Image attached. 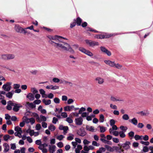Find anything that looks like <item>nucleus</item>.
<instances>
[{
  "label": "nucleus",
  "mask_w": 153,
  "mask_h": 153,
  "mask_svg": "<svg viewBox=\"0 0 153 153\" xmlns=\"http://www.w3.org/2000/svg\"><path fill=\"white\" fill-rule=\"evenodd\" d=\"M49 42L55 47L62 50L63 51H69L71 53L74 52V50L71 47L70 45L65 42H59L58 43L53 42L51 40L49 41Z\"/></svg>",
  "instance_id": "1"
},
{
  "label": "nucleus",
  "mask_w": 153,
  "mask_h": 153,
  "mask_svg": "<svg viewBox=\"0 0 153 153\" xmlns=\"http://www.w3.org/2000/svg\"><path fill=\"white\" fill-rule=\"evenodd\" d=\"M100 49L102 53L106 54L108 56H110L111 55V52L104 47L101 46L100 47Z\"/></svg>",
  "instance_id": "2"
},
{
  "label": "nucleus",
  "mask_w": 153,
  "mask_h": 153,
  "mask_svg": "<svg viewBox=\"0 0 153 153\" xmlns=\"http://www.w3.org/2000/svg\"><path fill=\"white\" fill-rule=\"evenodd\" d=\"M79 51H81L82 52L84 53L85 54L90 56H92L93 55V54L92 52H91L88 50H86L83 48L80 47L79 48Z\"/></svg>",
  "instance_id": "3"
},
{
  "label": "nucleus",
  "mask_w": 153,
  "mask_h": 153,
  "mask_svg": "<svg viewBox=\"0 0 153 153\" xmlns=\"http://www.w3.org/2000/svg\"><path fill=\"white\" fill-rule=\"evenodd\" d=\"M85 41L87 44L89 45V46L92 47L95 45H99V43L97 42L92 41L88 39L85 40Z\"/></svg>",
  "instance_id": "4"
},
{
  "label": "nucleus",
  "mask_w": 153,
  "mask_h": 153,
  "mask_svg": "<svg viewBox=\"0 0 153 153\" xmlns=\"http://www.w3.org/2000/svg\"><path fill=\"white\" fill-rule=\"evenodd\" d=\"M11 84V83L7 82L4 85L2 88L5 91H9L11 89V86L10 85Z\"/></svg>",
  "instance_id": "5"
},
{
  "label": "nucleus",
  "mask_w": 153,
  "mask_h": 153,
  "mask_svg": "<svg viewBox=\"0 0 153 153\" xmlns=\"http://www.w3.org/2000/svg\"><path fill=\"white\" fill-rule=\"evenodd\" d=\"M76 132L77 134L82 137L84 136L87 134V133L84 128H80L77 130Z\"/></svg>",
  "instance_id": "6"
},
{
  "label": "nucleus",
  "mask_w": 153,
  "mask_h": 153,
  "mask_svg": "<svg viewBox=\"0 0 153 153\" xmlns=\"http://www.w3.org/2000/svg\"><path fill=\"white\" fill-rule=\"evenodd\" d=\"M75 124L77 125H81L82 124L83 120L82 118L80 117L79 118H76L75 120Z\"/></svg>",
  "instance_id": "7"
},
{
  "label": "nucleus",
  "mask_w": 153,
  "mask_h": 153,
  "mask_svg": "<svg viewBox=\"0 0 153 153\" xmlns=\"http://www.w3.org/2000/svg\"><path fill=\"white\" fill-rule=\"evenodd\" d=\"M14 29L17 32L20 33H23V30H24L23 29L20 27L18 25H15Z\"/></svg>",
  "instance_id": "8"
},
{
  "label": "nucleus",
  "mask_w": 153,
  "mask_h": 153,
  "mask_svg": "<svg viewBox=\"0 0 153 153\" xmlns=\"http://www.w3.org/2000/svg\"><path fill=\"white\" fill-rule=\"evenodd\" d=\"M131 144V143L129 141H126L125 143L123 144L121 146L122 147L125 149V150H127L130 148L129 145Z\"/></svg>",
  "instance_id": "9"
},
{
  "label": "nucleus",
  "mask_w": 153,
  "mask_h": 153,
  "mask_svg": "<svg viewBox=\"0 0 153 153\" xmlns=\"http://www.w3.org/2000/svg\"><path fill=\"white\" fill-rule=\"evenodd\" d=\"M13 106H14L13 108V110L15 112L18 111L19 109V108L22 107V106L20 104H17L15 103L14 104V105Z\"/></svg>",
  "instance_id": "10"
},
{
  "label": "nucleus",
  "mask_w": 153,
  "mask_h": 153,
  "mask_svg": "<svg viewBox=\"0 0 153 153\" xmlns=\"http://www.w3.org/2000/svg\"><path fill=\"white\" fill-rule=\"evenodd\" d=\"M74 20L75 22L76 25L78 26H79L81 25L82 20L79 17H77L76 19H74Z\"/></svg>",
  "instance_id": "11"
},
{
  "label": "nucleus",
  "mask_w": 153,
  "mask_h": 153,
  "mask_svg": "<svg viewBox=\"0 0 153 153\" xmlns=\"http://www.w3.org/2000/svg\"><path fill=\"white\" fill-rule=\"evenodd\" d=\"M138 114H140L141 115L143 116H146L148 115L149 114V112L148 110L145 111H142L139 112L138 113Z\"/></svg>",
  "instance_id": "12"
},
{
  "label": "nucleus",
  "mask_w": 153,
  "mask_h": 153,
  "mask_svg": "<svg viewBox=\"0 0 153 153\" xmlns=\"http://www.w3.org/2000/svg\"><path fill=\"white\" fill-rule=\"evenodd\" d=\"M74 108V106L73 105L70 106H66L64 107V110L65 111H70Z\"/></svg>",
  "instance_id": "13"
},
{
  "label": "nucleus",
  "mask_w": 153,
  "mask_h": 153,
  "mask_svg": "<svg viewBox=\"0 0 153 153\" xmlns=\"http://www.w3.org/2000/svg\"><path fill=\"white\" fill-rule=\"evenodd\" d=\"M95 80L97 81L98 84H102L104 82V80L102 78L100 77H97L96 78Z\"/></svg>",
  "instance_id": "14"
},
{
  "label": "nucleus",
  "mask_w": 153,
  "mask_h": 153,
  "mask_svg": "<svg viewBox=\"0 0 153 153\" xmlns=\"http://www.w3.org/2000/svg\"><path fill=\"white\" fill-rule=\"evenodd\" d=\"M49 152L51 153H53L55 151V149L56 148V146L55 145H53L51 146V145L49 146Z\"/></svg>",
  "instance_id": "15"
},
{
  "label": "nucleus",
  "mask_w": 153,
  "mask_h": 153,
  "mask_svg": "<svg viewBox=\"0 0 153 153\" xmlns=\"http://www.w3.org/2000/svg\"><path fill=\"white\" fill-rule=\"evenodd\" d=\"M27 97L31 101L35 99L34 95L31 93H29L27 95Z\"/></svg>",
  "instance_id": "16"
},
{
  "label": "nucleus",
  "mask_w": 153,
  "mask_h": 153,
  "mask_svg": "<svg viewBox=\"0 0 153 153\" xmlns=\"http://www.w3.org/2000/svg\"><path fill=\"white\" fill-rule=\"evenodd\" d=\"M39 92L42 95V97L43 98H47V95L45 94V91L43 89H40L39 90Z\"/></svg>",
  "instance_id": "17"
},
{
  "label": "nucleus",
  "mask_w": 153,
  "mask_h": 153,
  "mask_svg": "<svg viewBox=\"0 0 153 153\" xmlns=\"http://www.w3.org/2000/svg\"><path fill=\"white\" fill-rule=\"evenodd\" d=\"M3 146H4V152H8L9 149V146L8 144L7 143H4L3 144Z\"/></svg>",
  "instance_id": "18"
},
{
  "label": "nucleus",
  "mask_w": 153,
  "mask_h": 153,
  "mask_svg": "<svg viewBox=\"0 0 153 153\" xmlns=\"http://www.w3.org/2000/svg\"><path fill=\"white\" fill-rule=\"evenodd\" d=\"M129 122L134 125H137L138 123L137 120L135 118H134L131 120H129Z\"/></svg>",
  "instance_id": "19"
},
{
  "label": "nucleus",
  "mask_w": 153,
  "mask_h": 153,
  "mask_svg": "<svg viewBox=\"0 0 153 153\" xmlns=\"http://www.w3.org/2000/svg\"><path fill=\"white\" fill-rule=\"evenodd\" d=\"M15 130L19 133L20 135H21V134L22 133V128L19 127V126H17L15 128Z\"/></svg>",
  "instance_id": "20"
},
{
  "label": "nucleus",
  "mask_w": 153,
  "mask_h": 153,
  "mask_svg": "<svg viewBox=\"0 0 153 153\" xmlns=\"http://www.w3.org/2000/svg\"><path fill=\"white\" fill-rule=\"evenodd\" d=\"M86 129L87 130L93 132H94V127L92 126H90L88 125L86 126Z\"/></svg>",
  "instance_id": "21"
},
{
  "label": "nucleus",
  "mask_w": 153,
  "mask_h": 153,
  "mask_svg": "<svg viewBox=\"0 0 153 153\" xmlns=\"http://www.w3.org/2000/svg\"><path fill=\"white\" fill-rule=\"evenodd\" d=\"M115 150L119 153H121V152H123L124 151V150L122 149V147L121 146H120V147L115 146Z\"/></svg>",
  "instance_id": "22"
},
{
  "label": "nucleus",
  "mask_w": 153,
  "mask_h": 153,
  "mask_svg": "<svg viewBox=\"0 0 153 153\" xmlns=\"http://www.w3.org/2000/svg\"><path fill=\"white\" fill-rule=\"evenodd\" d=\"M42 102L44 103L45 105H48L50 104L51 103V101L50 100H46L44 99L42 100Z\"/></svg>",
  "instance_id": "23"
},
{
  "label": "nucleus",
  "mask_w": 153,
  "mask_h": 153,
  "mask_svg": "<svg viewBox=\"0 0 153 153\" xmlns=\"http://www.w3.org/2000/svg\"><path fill=\"white\" fill-rule=\"evenodd\" d=\"M100 140L103 143L105 144H107L109 145H111L112 144L111 142L105 139H103L102 138H101Z\"/></svg>",
  "instance_id": "24"
},
{
  "label": "nucleus",
  "mask_w": 153,
  "mask_h": 153,
  "mask_svg": "<svg viewBox=\"0 0 153 153\" xmlns=\"http://www.w3.org/2000/svg\"><path fill=\"white\" fill-rule=\"evenodd\" d=\"M95 38L98 39H104V35L99 34L96 35L94 36Z\"/></svg>",
  "instance_id": "25"
},
{
  "label": "nucleus",
  "mask_w": 153,
  "mask_h": 153,
  "mask_svg": "<svg viewBox=\"0 0 153 153\" xmlns=\"http://www.w3.org/2000/svg\"><path fill=\"white\" fill-rule=\"evenodd\" d=\"M7 60H10L13 59L15 57L14 55L13 54H7Z\"/></svg>",
  "instance_id": "26"
},
{
  "label": "nucleus",
  "mask_w": 153,
  "mask_h": 153,
  "mask_svg": "<svg viewBox=\"0 0 153 153\" xmlns=\"http://www.w3.org/2000/svg\"><path fill=\"white\" fill-rule=\"evenodd\" d=\"M120 128L122 130L121 131H123V132H126L127 130L128 129V128L126 126H121L120 127Z\"/></svg>",
  "instance_id": "27"
},
{
  "label": "nucleus",
  "mask_w": 153,
  "mask_h": 153,
  "mask_svg": "<svg viewBox=\"0 0 153 153\" xmlns=\"http://www.w3.org/2000/svg\"><path fill=\"white\" fill-rule=\"evenodd\" d=\"M111 100L114 102L115 101H123V100L120 99H117L114 97L111 96Z\"/></svg>",
  "instance_id": "28"
},
{
  "label": "nucleus",
  "mask_w": 153,
  "mask_h": 153,
  "mask_svg": "<svg viewBox=\"0 0 153 153\" xmlns=\"http://www.w3.org/2000/svg\"><path fill=\"white\" fill-rule=\"evenodd\" d=\"M105 147L108 151L112 152L114 151L113 149L111 147L108 145H105Z\"/></svg>",
  "instance_id": "29"
},
{
  "label": "nucleus",
  "mask_w": 153,
  "mask_h": 153,
  "mask_svg": "<svg viewBox=\"0 0 153 153\" xmlns=\"http://www.w3.org/2000/svg\"><path fill=\"white\" fill-rule=\"evenodd\" d=\"M48 129L49 130H51V131H54L55 130L56 128L55 126H54L53 125L51 124L48 127Z\"/></svg>",
  "instance_id": "30"
},
{
  "label": "nucleus",
  "mask_w": 153,
  "mask_h": 153,
  "mask_svg": "<svg viewBox=\"0 0 153 153\" xmlns=\"http://www.w3.org/2000/svg\"><path fill=\"white\" fill-rule=\"evenodd\" d=\"M13 94V93H12L11 92H9L6 94V96L7 97L10 98L12 97Z\"/></svg>",
  "instance_id": "31"
},
{
  "label": "nucleus",
  "mask_w": 153,
  "mask_h": 153,
  "mask_svg": "<svg viewBox=\"0 0 153 153\" xmlns=\"http://www.w3.org/2000/svg\"><path fill=\"white\" fill-rule=\"evenodd\" d=\"M104 117L103 115L101 114L100 116L99 120L101 122H103L104 121Z\"/></svg>",
  "instance_id": "32"
},
{
  "label": "nucleus",
  "mask_w": 153,
  "mask_h": 153,
  "mask_svg": "<svg viewBox=\"0 0 153 153\" xmlns=\"http://www.w3.org/2000/svg\"><path fill=\"white\" fill-rule=\"evenodd\" d=\"M119 135L121 138H124L126 137V135L124 132L120 131L119 132Z\"/></svg>",
  "instance_id": "33"
},
{
  "label": "nucleus",
  "mask_w": 153,
  "mask_h": 153,
  "mask_svg": "<svg viewBox=\"0 0 153 153\" xmlns=\"http://www.w3.org/2000/svg\"><path fill=\"white\" fill-rule=\"evenodd\" d=\"M122 118L125 120H127L129 119V117L127 114H124Z\"/></svg>",
  "instance_id": "34"
},
{
  "label": "nucleus",
  "mask_w": 153,
  "mask_h": 153,
  "mask_svg": "<svg viewBox=\"0 0 153 153\" xmlns=\"http://www.w3.org/2000/svg\"><path fill=\"white\" fill-rule=\"evenodd\" d=\"M100 128V132L102 133L104 132L105 131V127L104 126H99Z\"/></svg>",
  "instance_id": "35"
},
{
  "label": "nucleus",
  "mask_w": 153,
  "mask_h": 153,
  "mask_svg": "<svg viewBox=\"0 0 153 153\" xmlns=\"http://www.w3.org/2000/svg\"><path fill=\"white\" fill-rule=\"evenodd\" d=\"M10 137L8 134H6L5 135L4 137L3 138L5 141H7L8 139H10Z\"/></svg>",
  "instance_id": "36"
},
{
  "label": "nucleus",
  "mask_w": 153,
  "mask_h": 153,
  "mask_svg": "<svg viewBox=\"0 0 153 153\" xmlns=\"http://www.w3.org/2000/svg\"><path fill=\"white\" fill-rule=\"evenodd\" d=\"M142 136H139L138 135H136L134 136V138L136 140H141L142 139L141 138V137Z\"/></svg>",
  "instance_id": "37"
},
{
  "label": "nucleus",
  "mask_w": 153,
  "mask_h": 153,
  "mask_svg": "<svg viewBox=\"0 0 153 153\" xmlns=\"http://www.w3.org/2000/svg\"><path fill=\"white\" fill-rule=\"evenodd\" d=\"M27 103L29 105L30 107L32 108H33L36 107V105L32 103H29V102H27Z\"/></svg>",
  "instance_id": "38"
},
{
  "label": "nucleus",
  "mask_w": 153,
  "mask_h": 153,
  "mask_svg": "<svg viewBox=\"0 0 153 153\" xmlns=\"http://www.w3.org/2000/svg\"><path fill=\"white\" fill-rule=\"evenodd\" d=\"M85 110H86V109L85 108L82 107L80 109L79 111V114H81L82 113V112L83 111H84Z\"/></svg>",
  "instance_id": "39"
},
{
  "label": "nucleus",
  "mask_w": 153,
  "mask_h": 153,
  "mask_svg": "<svg viewBox=\"0 0 153 153\" xmlns=\"http://www.w3.org/2000/svg\"><path fill=\"white\" fill-rule=\"evenodd\" d=\"M58 36L56 35L55 37L50 36L49 38L50 39H52L54 41H57L58 40V39L55 38L56 37H57Z\"/></svg>",
  "instance_id": "40"
},
{
  "label": "nucleus",
  "mask_w": 153,
  "mask_h": 153,
  "mask_svg": "<svg viewBox=\"0 0 153 153\" xmlns=\"http://www.w3.org/2000/svg\"><path fill=\"white\" fill-rule=\"evenodd\" d=\"M32 114L33 116L34 117H36V119L38 120H39L40 118L39 117L38 115V114L34 112L32 113Z\"/></svg>",
  "instance_id": "41"
},
{
  "label": "nucleus",
  "mask_w": 153,
  "mask_h": 153,
  "mask_svg": "<svg viewBox=\"0 0 153 153\" xmlns=\"http://www.w3.org/2000/svg\"><path fill=\"white\" fill-rule=\"evenodd\" d=\"M54 95L52 93H50L47 95V97L49 99H52L54 97Z\"/></svg>",
  "instance_id": "42"
},
{
  "label": "nucleus",
  "mask_w": 153,
  "mask_h": 153,
  "mask_svg": "<svg viewBox=\"0 0 153 153\" xmlns=\"http://www.w3.org/2000/svg\"><path fill=\"white\" fill-rule=\"evenodd\" d=\"M114 66L117 69H120L122 67V65L118 63H117V64H115Z\"/></svg>",
  "instance_id": "43"
},
{
  "label": "nucleus",
  "mask_w": 153,
  "mask_h": 153,
  "mask_svg": "<svg viewBox=\"0 0 153 153\" xmlns=\"http://www.w3.org/2000/svg\"><path fill=\"white\" fill-rule=\"evenodd\" d=\"M1 58L5 60H7V54H3L1 55Z\"/></svg>",
  "instance_id": "44"
},
{
  "label": "nucleus",
  "mask_w": 153,
  "mask_h": 153,
  "mask_svg": "<svg viewBox=\"0 0 153 153\" xmlns=\"http://www.w3.org/2000/svg\"><path fill=\"white\" fill-rule=\"evenodd\" d=\"M66 121L69 123H73V120L70 117H67L66 119Z\"/></svg>",
  "instance_id": "45"
},
{
  "label": "nucleus",
  "mask_w": 153,
  "mask_h": 153,
  "mask_svg": "<svg viewBox=\"0 0 153 153\" xmlns=\"http://www.w3.org/2000/svg\"><path fill=\"white\" fill-rule=\"evenodd\" d=\"M53 101L55 103L58 104L60 102V100L57 97H55L53 100Z\"/></svg>",
  "instance_id": "46"
},
{
  "label": "nucleus",
  "mask_w": 153,
  "mask_h": 153,
  "mask_svg": "<svg viewBox=\"0 0 153 153\" xmlns=\"http://www.w3.org/2000/svg\"><path fill=\"white\" fill-rule=\"evenodd\" d=\"M149 149L146 146L143 147V151L144 152H147L149 151Z\"/></svg>",
  "instance_id": "47"
},
{
  "label": "nucleus",
  "mask_w": 153,
  "mask_h": 153,
  "mask_svg": "<svg viewBox=\"0 0 153 153\" xmlns=\"http://www.w3.org/2000/svg\"><path fill=\"white\" fill-rule=\"evenodd\" d=\"M129 137H134V133L133 131H131L128 134Z\"/></svg>",
  "instance_id": "48"
},
{
  "label": "nucleus",
  "mask_w": 153,
  "mask_h": 153,
  "mask_svg": "<svg viewBox=\"0 0 153 153\" xmlns=\"http://www.w3.org/2000/svg\"><path fill=\"white\" fill-rule=\"evenodd\" d=\"M52 80L53 82L56 83H58L60 81V79L57 78H53Z\"/></svg>",
  "instance_id": "49"
},
{
  "label": "nucleus",
  "mask_w": 153,
  "mask_h": 153,
  "mask_svg": "<svg viewBox=\"0 0 153 153\" xmlns=\"http://www.w3.org/2000/svg\"><path fill=\"white\" fill-rule=\"evenodd\" d=\"M5 92L3 91H0V97L1 98H2L1 99H3L4 98V97L2 96L1 94H5Z\"/></svg>",
  "instance_id": "50"
},
{
  "label": "nucleus",
  "mask_w": 153,
  "mask_h": 153,
  "mask_svg": "<svg viewBox=\"0 0 153 153\" xmlns=\"http://www.w3.org/2000/svg\"><path fill=\"white\" fill-rule=\"evenodd\" d=\"M61 116H62L63 118L67 117L68 116L67 114V113L65 112L62 113L61 114Z\"/></svg>",
  "instance_id": "51"
},
{
  "label": "nucleus",
  "mask_w": 153,
  "mask_h": 153,
  "mask_svg": "<svg viewBox=\"0 0 153 153\" xmlns=\"http://www.w3.org/2000/svg\"><path fill=\"white\" fill-rule=\"evenodd\" d=\"M40 117L41 121H45L46 120V117L42 115H40Z\"/></svg>",
  "instance_id": "52"
},
{
  "label": "nucleus",
  "mask_w": 153,
  "mask_h": 153,
  "mask_svg": "<svg viewBox=\"0 0 153 153\" xmlns=\"http://www.w3.org/2000/svg\"><path fill=\"white\" fill-rule=\"evenodd\" d=\"M140 143L145 145L146 146H148L149 144V142H144L143 141H141L140 142Z\"/></svg>",
  "instance_id": "53"
},
{
  "label": "nucleus",
  "mask_w": 153,
  "mask_h": 153,
  "mask_svg": "<svg viewBox=\"0 0 153 153\" xmlns=\"http://www.w3.org/2000/svg\"><path fill=\"white\" fill-rule=\"evenodd\" d=\"M35 122V120L32 117L30 118L29 122H30L31 124L32 125Z\"/></svg>",
  "instance_id": "54"
},
{
  "label": "nucleus",
  "mask_w": 153,
  "mask_h": 153,
  "mask_svg": "<svg viewBox=\"0 0 153 153\" xmlns=\"http://www.w3.org/2000/svg\"><path fill=\"white\" fill-rule=\"evenodd\" d=\"M76 23L75 21L74 22L71 23L70 26V28H73L76 26Z\"/></svg>",
  "instance_id": "55"
},
{
  "label": "nucleus",
  "mask_w": 153,
  "mask_h": 153,
  "mask_svg": "<svg viewBox=\"0 0 153 153\" xmlns=\"http://www.w3.org/2000/svg\"><path fill=\"white\" fill-rule=\"evenodd\" d=\"M110 125L111 126H112L113 125H114L115 122V120L113 119H111L110 121Z\"/></svg>",
  "instance_id": "56"
},
{
  "label": "nucleus",
  "mask_w": 153,
  "mask_h": 153,
  "mask_svg": "<svg viewBox=\"0 0 153 153\" xmlns=\"http://www.w3.org/2000/svg\"><path fill=\"white\" fill-rule=\"evenodd\" d=\"M144 126V125L142 123H139L137 126L138 128H143Z\"/></svg>",
  "instance_id": "57"
},
{
  "label": "nucleus",
  "mask_w": 153,
  "mask_h": 153,
  "mask_svg": "<svg viewBox=\"0 0 153 153\" xmlns=\"http://www.w3.org/2000/svg\"><path fill=\"white\" fill-rule=\"evenodd\" d=\"M41 128V125L40 124H37L36 125V128L37 130H40Z\"/></svg>",
  "instance_id": "58"
},
{
  "label": "nucleus",
  "mask_w": 153,
  "mask_h": 153,
  "mask_svg": "<svg viewBox=\"0 0 153 153\" xmlns=\"http://www.w3.org/2000/svg\"><path fill=\"white\" fill-rule=\"evenodd\" d=\"M87 25H88V23H87V22H83V23H82V24H81V26L83 27H85L86 26H87Z\"/></svg>",
  "instance_id": "59"
},
{
  "label": "nucleus",
  "mask_w": 153,
  "mask_h": 153,
  "mask_svg": "<svg viewBox=\"0 0 153 153\" xmlns=\"http://www.w3.org/2000/svg\"><path fill=\"white\" fill-rule=\"evenodd\" d=\"M51 89L52 90H55V89H58L59 88V87L55 85V86H53L52 85H51Z\"/></svg>",
  "instance_id": "60"
},
{
  "label": "nucleus",
  "mask_w": 153,
  "mask_h": 153,
  "mask_svg": "<svg viewBox=\"0 0 153 153\" xmlns=\"http://www.w3.org/2000/svg\"><path fill=\"white\" fill-rule=\"evenodd\" d=\"M57 146L59 148H61L63 146V144L62 142H59L57 144Z\"/></svg>",
  "instance_id": "61"
},
{
  "label": "nucleus",
  "mask_w": 153,
  "mask_h": 153,
  "mask_svg": "<svg viewBox=\"0 0 153 153\" xmlns=\"http://www.w3.org/2000/svg\"><path fill=\"white\" fill-rule=\"evenodd\" d=\"M32 92L34 94L37 93L38 92V91L36 90L35 88H32Z\"/></svg>",
  "instance_id": "62"
},
{
  "label": "nucleus",
  "mask_w": 153,
  "mask_h": 153,
  "mask_svg": "<svg viewBox=\"0 0 153 153\" xmlns=\"http://www.w3.org/2000/svg\"><path fill=\"white\" fill-rule=\"evenodd\" d=\"M58 121V120L57 118L55 117H53V120L52 121V123L54 124H56V122Z\"/></svg>",
  "instance_id": "63"
},
{
  "label": "nucleus",
  "mask_w": 153,
  "mask_h": 153,
  "mask_svg": "<svg viewBox=\"0 0 153 153\" xmlns=\"http://www.w3.org/2000/svg\"><path fill=\"white\" fill-rule=\"evenodd\" d=\"M41 101L39 100H36L34 101V103L36 104H39L41 102Z\"/></svg>",
  "instance_id": "64"
}]
</instances>
